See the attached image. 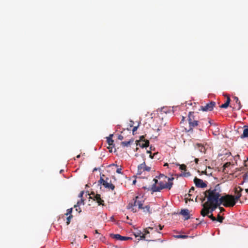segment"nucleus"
Masks as SVG:
<instances>
[{"mask_svg": "<svg viewBox=\"0 0 248 248\" xmlns=\"http://www.w3.org/2000/svg\"><path fill=\"white\" fill-rule=\"evenodd\" d=\"M221 189L219 185H216L214 188H210L204 192L205 197L207 198V201L205 204L208 203L220 204V199L222 196L221 195Z\"/></svg>", "mask_w": 248, "mask_h": 248, "instance_id": "f257e3e1", "label": "nucleus"}, {"mask_svg": "<svg viewBox=\"0 0 248 248\" xmlns=\"http://www.w3.org/2000/svg\"><path fill=\"white\" fill-rule=\"evenodd\" d=\"M174 180L173 177L168 178V181L164 180H157L154 179V183L152 184L151 187V190L152 192H160L161 190L166 188L170 189L173 186L172 181Z\"/></svg>", "mask_w": 248, "mask_h": 248, "instance_id": "f03ea898", "label": "nucleus"}, {"mask_svg": "<svg viewBox=\"0 0 248 248\" xmlns=\"http://www.w3.org/2000/svg\"><path fill=\"white\" fill-rule=\"evenodd\" d=\"M236 202L234 199V196L232 195L225 194L224 196H222L220 199V204H222L223 206L227 207H232L234 206Z\"/></svg>", "mask_w": 248, "mask_h": 248, "instance_id": "7ed1b4c3", "label": "nucleus"}, {"mask_svg": "<svg viewBox=\"0 0 248 248\" xmlns=\"http://www.w3.org/2000/svg\"><path fill=\"white\" fill-rule=\"evenodd\" d=\"M220 204L208 203L205 204V202L202 204L203 208L201 211V214L203 217L208 215L210 212L212 213L218 206Z\"/></svg>", "mask_w": 248, "mask_h": 248, "instance_id": "20e7f679", "label": "nucleus"}, {"mask_svg": "<svg viewBox=\"0 0 248 248\" xmlns=\"http://www.w3.org/2000/svg\"><path fill=\"white\" fill-rule=\"evenodd\" d=\"M140 199L142 200L141 198H140L139 196H136L135 198L134 199L133 203H130L128 206V209H131L132 211L133 212H136V210L135 209V206H138V208L139 209H141L142 208V205L143 204V201L140 200Z\"/></svg>", "mask_w": 248, "mask_h": 248, "instance_id": "39448f33", "label": "nucleus"}, {"mask_svg": "<svg viewBox=\"0 0 248 248\" xmlns=\"http://www.w3.org/2000/svg\"><path fill=\"white\" fill-rule=\"evenodd\" d=\"M195 113L194 112H189L188 116V121L189 126L190 127L189 130H192L194 127L198 125L199 121L196 120Z\"/></svg>", "mask_w": 248, "mask_h": 248, "instance_id": "423d86ee", "label": "nucleus"}, {"mask_svg": "<svg viewBox=\"0 0 248 248\" xmlns=\"http://www.w3.org/2000/svg\"><path fill=\"white\" fill-rule=\"evenodd\" d=\"M151 170V167L147 166L145 162L144 161L142 163L138 165L137 174L140 175L144 172H150Z\"/></svg>", "mask_w": 248, "mask_h": 248, "instance_id": "0eeeda50", "label": "nucleus"}, {"mask_svg": "<svg viewBox=\"0 0 248 248\" xmlns=\"http://www.w3.org/2000/svg\"><path fill=\"white\" fill-rule=\"evenodd\" d=\"M216 106V102L214 101H210L209 103L206 104L204 106H201L200 110L203 111H211Z\"/></svg>", "mask_w": 248, "mask_h": 248, "instance_id": "6e6552de", "label": "nucleus"}, {"mask_svg": "<svg viewBox=\"0 0 248 248\" xmlns=\"http://www.w3.org/2000/svg\"><path fill=\"white\" fill-rule=\"evenodd\" d=\"M91 195H92L93 197L89 196V199H93L94 201H96V202L98 203L99 205H104V201L101 198L100 194H95L94 193L92 192Z\"/></svg>", "mask_w": 248, "mask_h": 248, "instance_id": "1a4fd4ad", "label": "nucleus"}, {"mask_svg": "<svg viewBox=\"0 0 248 248\" xmlns=\"http://www.w3.org/2000/svg\"><path fill=\"white\" fill-rule=\"evenodd\" d=\"M138 145L141 148L147 147L149 145V141L145 139L144 136H142L138 141Z\"/></svg>", "mask_w": 248, "mask_h": 248, "instance_id": "9d476101", "label": "nucleus"}, {"mask_svg": "<svg viewBox=\"0 0 248 248\" xmlns=\"http://www.w3.org/2000/svg\"><path fill=\"white\" fill-rule=\"evenodd\" d=\"M194 182L197 187L204 188L207 186V185L202 179L196 177L194 179Z\"/></svg>", "mask_w": 248, "mask_h": 248, "instance_id": "9b49d317", "label": "nucleus"}, {"mask_svg": "<svg viewBox=\"0 0 248 248\" xmlns=\"http://www.w3.org/2000/svg\"><path fill=\"white\" fill-rule=\"evenodd\" d=\"M110 236L112 238L120 241H125L132 239L131 237H129L121 236L119 234H111Z\"/></svg>", "mask_w": 248, "mask_h": 248, "instance_id": "f8f14e48", "label": "nucleus"}, {"mask_svg": "<svg viewBox=\"0 0 248 248\" xmlns=\"http://www.w3.org/2000/svg\"><path fill=\"white\" fill-rule=\"evenodd\" d=\"M242 190H243V189L240 186H238L235 188V193L236 194V195L235 197H234V199L236 202H237L239 200L240 198L241 197V196L242 195L241 192Z\"/></svg>", "mask_w": 248, "mask_h": 248, "instance_id": "ddd939ff", "label": "nucleus"}, {"mask_svg": "<svg viewBox=\"0 0 248 248\" xmlns=\"http://www.w3.org/2000/svg\"><path fill=\"white\" fill-rule=\"evenodd\" d=\"M180 214L185 217V220H187L190 218L189 212L188 209H184L181 210Z\"/></svg>", "mask_w": 248, "mask_h": 248, "instance_id": "4468645a", "label": "nucleus"}, {"mask_svg": "<svg viewBox=\"0 0 248 248\" xmlns=\"http://www.w3.org/2000/svg\"><path fill=\"white\" fill-rule=\"evenodd\" d=\"M195 147L198 149V150L201 152L205 153L206 151L205 148L204 146L200 143H197L196 144Z\"/></svg>", "mask_w": 248, "mask_h": 248, "instance_id": "2eb2a0df", "label": "nucleus"}, {"mask_svg": "<svg viewBox=\"0 0 248 248\" xmlns=\"http://www.w3.org/2000/svg\"><path fill=\"white\" fill-rule=\"evenodd\" d=\"M230 101H231V99H230V97L228 95H227V100H226V102L224 104H222L221 106H220V107L221 108H228V107L229 106V104L230 103Z\"/></svg>", "mask_w": 248, "mask_h": 248, "instance_id": "dca6fc26", "label": "nucleus"}, {"mask_svg": "<svg viewBox=\"0 0 248 248\" xmlns=\"http://www.w3.org/2000/svg\"><path fill=\"white\" fill-rule=\"evenodd\" d=\"M103 186L105 188L110 189L111 190H114L115 188V186L114 185L111 184V183H108L107 181L105 184H103Z\"/></svg>", "mask_w": 248, "mask_h": 248, "instance_id": "f3484780", "label": "nucleus"}, {"mask_svg": "<svg viewBox=\"0 0 248 248\" xmlns=\"http://www.w3.org/2000/svg\"><path fill=\"white\" fill-rule=\"evenodd\" d=\"M244 128L243 134L241 136V138L248 137V126H244Z\"/></svg>", "mask_w": 248, "mask_h": 248, "instance_id": "a211bd4d", "label": "nucleus"}, {"mask_svg": "<svg viewBox=\"0 0 248 248\" xmlns=\"http://www.w3.org/2000/svg\"><path fill=\"white\" fill-rule=\"evenodd\" d=\"M112 136H113L112 135H110L109 137H107V142H108V144L109 145V146H112L113 147H114V144H113L114 141L112 139Z\"/></svg>", "mask_w": 248, "mask_h": 248, "instance_id": "6ab92c4d", "label": "nucleus"}, {"mask_svg": "<svg viewBox=\"0 0 248 248\" xmlns=\"http://www.w3.org/2000/svg\"><path fill=\"white\" fill-rule=\"evenodd\" d=\"M133 141H134L133 140H130L127 141H123L121 142V145L123 147H128L129 146H130L131 143L133 142Z\"/></svg>", "mask_w": 248, "mask_h": 248, "instance_id": "aec40b11", "label": "nucleus"}, {"mask_svg": "<svg viewBox=\"0 0 248 248\" xmlns=\"http://www.w3.org/2000/svg\"><path fill=\"white\" fill-rule=\"evenodd\" d=\"M234 100L235 101V103L238 105L237 110H240L242 107V105L241 104V102L239 100L238 98L236 96H234L233 97Z\"/></svg>", "mask_w": 248, "mask_h": 248, "instance_id": "412c9836", "label": "nucleus"}, {"mask_svg": "<svg viewBox=\"0 0 248 248\" xmlns=\"http://www.w3.org/2000/svg\"><path fill=\"white\" fill-rule=\"evenodd\" d=\"M195 188L193 186H192L189 191V193L188 195V197H186V199L189 200V201H193V199L191 198V196H192V193L194 192Z\"/></svg>", "mask_w": 248, "mask_h": 248, "instance_id": "4be33fe9", "label": "nucleus"}, {"mask_svg": "<svg viewBox=\"0 0 248 248\" xmlns=\"http://www.w3.org/2000/svg\"><path fill=\"white\" fill-rule=\"evenodd\" d=\"M141 209H143V212L144 213H148L149 214L151 213V211L150 210V207L149 205H146L145 207H143Z\"/></svg>", "mask_w": 248, "mask_h": 248, "instance_id": "5701e85b", "label": "nucleus"}, {"mask_svg": "<svg viewBox=\"0 0 248 248\" xmlns=\"http://www.w3.org/2000/svg\"><path fill=\"white\" fill-rule=\"evenodd\" d=\"M189 236L186 235H175V237L177 238H182V239H185L188 238Z\"/></svg>", "mask_w": 248, "mask_h": 248, "instance_id": "b1692460", "label": "nucleus"}, {"mask_svg": "<svg viewBox=\"0 0 248 248\" xmlns=\"http://www.w3.org/2000/svg\"><path fill=\"white\" fill-rule=\"evenodd\" d=\"M81 204H84V200H83L82 199H81V200L80 201L78 202L77 205H74V207L77 208L78 206Z\"/></svg>", "mask_w": 248, "mask_h": 248, "instance_id": "393cba45", "label": "nucleus"}, {"mask_svg": "<svg viewBox=\"0 0 248 248\" xmlns=\"http://www.w3.org/2000/svg\"><path fill=\"white\" fill-rule=\"evenodd\" d=\"M217 221L222 223L223 220L224 219V217H223L220 216L219 214L217 215V218H216Z\"/></svg>", "mask_w": 248, "mask_h": 248, "instance_id": "a878e982", "label": "nucleus"}, {"mask_svg": "<svg viewBox=\"0 0 248 248\" xmlns=\"http://www.w3.org/2000/svg\"><path fill=\"white\" fill-rule=\"evenodd\" d=\"M180 166V169L182 170L186 171V166L185 164L179 165Z\"/></svg>", "mask_w": 248, "mask_h": 248, "instance_id": "bb28decb", "label": "nucleus"}, {"mask_svg": "<svg viewBox=\"0 0 248 248\" xmlns=\"http://www.w3.org/2000/svg\"><path fill=\"white\" fill-rule=\"evenodd\" d=\"M169 177L165 176L163 174H160L159 176H158V179L159 180H161V179H162V180H168V178Z\"/></svg>", "mask_w": 248, "mask_h": 248, "instance_id": "cd10ccee", "label": "nucleus"}, {"mask_svg": "<svg viewBox=\"0 0 248 248\" xmlns=\"http://www.w3.org/2000/svg\"><path fill=\"white\" fill-rule=\"evenodd\" d=\"M72 217H73V216H72V215H70V216H69L67 217V218H66V220H67V221H66V224H67V225H68V224L70 223V221H71V218H72Z\"/></svg>", "mask_w": 248, "mask_h": 248, "instance_id": "c85d7f7f", "label": "nucleus"}, {"mask_svg": "<svg viewBox=\"0 0 248 248\" xmlns=\"http://www.w3.org/2000/svg\"><path fill=\"white\" fill-rule=\"evenodd\" d=\"M72 208H69L66 211V213L65 214L66 216H68V215H71V213L72 212Z\"/></svg>", "mask_w": 248, "mask_h": 248, "instance_id": "c756f323", "label": "nucleus"}, {"mask_svg": "<svg viewBox=\"0 0 248 248\" xmlns=\"http://www.w3.org/2000/svg\"><path fill=\"white\" fill-rule=\"evenodd\" d=\"M107 181V180H105L103 178L101 177L100 180H99V183L103 185V184H105V183Z\"/></svg>", "mask_w": 248, "mask_h": 248, "instance_id": "7c9ffc66", "label": "nucleus"}, {"mask_svg": "<svg viewBox=\"0 0 248 248\" xmlns=\"http://www.w3.org/2000/svg\"><path fill=\"white\" fill-rule=\"evenodd\" d=\"M142 234V232L140 231L134 233V235L136 237H140V234Z\"/></svg>", "mask_w": 248, "mask_h": 248, "instance_id": "2f4dec72", "label": "nucleus"}, {"mask_svg": "<svg viewBox=\"0 0 248 248\" xmlns=\"http://www.w3.org/2000/svg\"><path fill=\"white\" fill-rule=\"evenodd\" d=\"M208 217L213 221H216L217 220L216 218L213 216L212 214H211L210 215H209Z\"/></svg>", "mask_w": 248, "mask_h": 248, "instance_id": "473e14b6", "label": "nucleus"}, {"mask_svg": "<svg viewBox=\"0 0 248 248\" xmlns=\"http://www.w3.org/2000/svg\"><path fill=\"white\" fill-rule=\"evenodd\" d=\"M182 176H184L185 177H187L190 175V172H184L182 175Z\"/></svg>", "mask_w": 248, "mask_h": 248, "instance_id": "72a5a7b5", "label": "nucleus"}, {"mask_svg": "<svg viewBox=\"0 0 248 248\" xmlns=\"http://www.w3.org/2000/svg\"><path fill=\"white\" fill-rule=\"evenodd\" d=\"M230 165H231V163L230 162H227L225 164H224L223 167H224V168L225 169V168H227L229 166H230Z\"/></svg>", "mask_w": 248, "mask_h": 248, "instance_id": "f704fd0d", "label": "nucleus"}, {"mask_svg": "<svg viewBox=\"0 0 248 248\" xmlns=\"http://www.w3.org/2000/svg\"><path fill=\"white\" fill-rule=\"evenodd\" d=\"M121 170H122L121 168H118L116 170V172L118 173L122 174V172Z\"/></svg>", "mask_w": 248, "mask_h": 248, "instance_id": "c9c22d12", "label": "nucleus"}, {"mask_svg": "<svg viewBox=\"0 0 248 248\" xmlns=\"http://www.w3.org/2000/svg\"><path fill=\"white\" fill-rule=\"evenodd\" d=\"M140 238L138 239L139 240H140V239H145V234H142V235H140Z\"/></svg>", "mask_w": 248, "mask_h": 248, "instance_id": "e433bc0d", "label": "nucleus"}, {"mask_svg": "<svg viewBox=\"0 0 248 248\" xmlns=\"http://www.w3.org/2000/svg\"><path fill=\"white\" fill-rule=\"evenodd\" d=\"M118 139L122 140L124 139V137L121 135H119L118 137Z\"/></svg>", "mask_w": 248, "mask_h": 248, "instance_id": "4c0bfd02", "label": "nucleus"}, {"mask_svg": "<svg viewBox=\"0 0 248 248\" xmlns=\"http://www.w3.org/2000/svg\"><path fill=\"white\" fill-rule=\"evenodd\" d=\"M83 194H84V191H81L78 197L82 199Z\"/></svg>", "mask_w": 248, "mask_h": 248, "instance_id": "58836bf2", "label": "nucleus"}, {"mask_svg": "<svg viewBox=\"0 0 248 248\" xmlns=\"http://www.w3.org/2000/svg\"><path fill=\"white\" fill-rule=\"evenodd\" d=\"M138 126H134L133 128L132 132L134 133L135 131L137 130Z\"/></svg>", "mask_w": 248, "mask_h": 248, "instance_id": "ea45409f", "label": "nucleus"}, {"mask_svg": "<svg viewBox=\"0 0 248 248\" xmlns=\"http://www.w3.org/2000/svg\"><path fill=\"white\" fill-rule=\"evenodd\" d=\"M247 161H248V158H247L246 160H244V165L246 167H247L248 166V164H247Z\"/></svg>", "mask_w": 248, "mask_h": 248, "instance_id": "a19ab883", "label": "nucleus"}, {"mask_svg": "<svg viewBox=\"0 0 248 248\" xmlns=\"http://www.w3.org/2000/svg\"><path fill=\"white\" fill-rule=\"evenodd\" d=\"M144 232L145 234H147L148 233H149V232L148 231V230L146 229L144 230Z\"/></svg>", "mask_w": 248, "mask_h": 248, "instance_id": "79ce46f5", "label": "nucleus"}, {"mask_svg": "<svg viewBox=\"0 0 248 248\" xmlns=\"http://www.w3.org/2000/svg\"><path fill=\"white\" fill-rule=\"evenodd\" d=\"M155 154H154L153 155H152V153L151 154H150V157L152 159L154 158V156Z\"/></svg>", "mask_w": 248, "mask_h": 248, "instance_id": "37998d69", "label": "nucleus"}, {"mask_svg": "<svg viewBox=\"0 0 248 248\" xmlns=\"http://www.w3.org/2000/svg\"><path fill=\"white\" fill-rule=\"evenodd\" d=\"M219 209L220 212H224L225 211V209L223 207H219Z\"/></svg>", "mask_w": 248, "mask_h": 248, "instance_id": "c03bdc74", "label": "nucleus"}, {"mask_svg": "<svg viewBox=\"0 0 248 248\" xmlns=\"http://www.w3.org/2000/svg\"><path fill=\"white\" fill-rule=\"evenodd\" d=\"M76 210L78 211L79 213L81 212V209L79 207L78 208H76Z\"/></svg>", "mask_w": 248, "mask_h": 248, "instance_id": "a18cd8bd", "label": "nucleus"}, {"mask_svg": "<svg viewBox=\"0 0 248 248\" xmlns=\"http://www.w3.org/2000/svg\"><path fill=\"white\" fill-rule=\"evenodd\" d=\"M198 161H199V159L198 158L195 159V161L196 163H198Z\"/></svg>", "mask_w": 248, "mask_h": 248, "instance_id": "49530a36", "label": "nucleus"}, {"mask_svg": "<svg viewBox=\"0 0 248 248\" xmlns=\"http://www.w3.org/2000/svg\"><path fill=\"white\" fill-rule=\"evenodd\" d=\"M159 229L160 230H161L162 229V228H163V226H162L161 225H159Z\"/></svg>", "mask_w": 248, "mask_h": 248, "instance_id": "de8ad7c7", "label": "nucleus"}, {"mask_svg": "<svg viewBox=\"0 0 248 248\" xmlns=\"http://www.w3.org/2000/svg\"><path fill=\"white\" fill-rule=\"evenodd\" d=\"M112 147H111V148H110V147H108V149H110V150H109V151H110V152H112Z\"/></svg>", "mask_w": 248, "mask_h": 248, "instance_id": "09e8293b", "label": "nucleus"}, {"mask_svg": "<svg viewBox=\"0 0 248 248\" xmlns=\"http://www.w3.org/2000/svg\"><path fill=\"white\" fill-rule=\"evenodd\" d=\"M80 157V155H78L76 156V157H77V158H79Z\"/></svg>", "mask_w": 248, "mask_h": 248, "instance_id": "8fccbe9b", "label": "nucleus"}, {"mask_svg": "<svg viewBox=\"0 0 248 248\" xmlns=\"http://www.w3.org/2000/svg\"><path fill=\"white\" fill-rule=\"evenodd\" d=\"M147 153L148 154H151V152L150 151H147Z\"/></svg>", "mask_w": 248, "mask_h": 248, "instance_id": "3c124183", "label": "nucleus"}, {"mask_svg": "<svg viewBox=\"0 0 248 248\" xmlns=\"http://www.w3.org/2000/svg\"><path fill=\"white\" fill-rule=\"evenodd\" d=\"M95 233H97V234H98V233H99V232H98V231H97V230H95Z\"/></svg>", "mask_w": 248, "mask_h": 248, "instance_id": "603ef678", "label": "nucleus"}, {"mask_svg": "<svg viewBox=\"0 0 248 248\" xmlns=\"http://www.w3.org/2000/svg\"><path fill=\"white\" fill-rule=\"evenodd\" d=\"M185 119V118L184 117H183L182 119V121H184Z\"/></svg>", "mask_w": 248, "mask_h": 248, "instance_id": "864d4df0", "label": "nucleus"}, {"mask_svg": "<svg viewBox=\"0 0 248 248\" xmlns=\"http://www.w3.org/2000/svg\"><path fill=\"white\" fill-rule=\"evenodd\" d=\"M246 192L248 193V188L245 189Z\"/></svg>", "mask_w": 248, "mask_h": 248, "instance_id": "5fc2aeb1", "label": "nucleus"}, {"mask_svg": "<svg viewBox=\"0 0 248 248\" xmlns=\"http://www.w3.org/2000/svg\"><path fill=\"white\" fill-rule=\"evenodd\" d=\"M164 166H168V164L167 163H165V164H164Z\"/></svg>", "mask_w": 248, "mask_h": 248, "instance_id": "6e6d98bb", "label": "nucleus"}, {"mask_svg": "<svg viewBox=\"0 0 248 248\" xmlns=\"http://www.w3.org/2000/svg\"><path fill=\"white\" fill-rule=\"evenodd\" d=\"M84 238H86L87 237L86 235H84Z\"/></svg>", "mask_w": 248, "mask_h": 248, "instance_id": "4d7b16f0", "label": "nucleus"}, {"mask_svg": "<svg viewBox=\"0 0 248 248\" xmlns=\"http://www.w3.org/2000/svg\"><path fill=\"white\" fill-rule=\"evenodd\" d=\"M236 157H239V155H237L236 156Z\"/></svg>", "mask_w": 248, "mask_h": 248, "instance_id": "13d9d810", "label": "nucleus"}, {"mask_svg": "<svg viewBox=\"0 0 248 248\" xmlns=\"http://www.w3.org/2000/svg\"><path fill=\"white\" fill-rule=\"evenodd\" d=\"M149 229H150L152 230L153 228L149 227Z\"/></svg>", "mask_w": 248, "mask_h": 248, "instance_id": "bf43d9fd", "label": "nucleus"}, {"mask_svg": "<svg viewBox=\"0 0 248 248\" xmlns=\"http://www.w3.org/2000/svg\"><path fill=\"white\" fill-rule=\"evenodd\" d=\"M135 156H138V154H136V155H135Z\"/></svg>", "mask_w": 248, "mask_h": 248, "instance_id": "052dcab7", "label": "nucleus"}, {"mask_svg": "<svg viewBox=\"0 0 248 248\" xmlns=\"http://www.w3.org/2000/svg\"><path fill=\"white\" fill-rule=\"evenodd\" d=\"M113 165H114V164H113ZM116 167H118L117 165H115Z\"/></svg>", "mask_w": 248, "mask_h": 248, "instance_id": "680f3d73", "label": "nucleus"}, {"mask_svg": "<svg viewBox=\"0 0 248 248\" xmlns=\"http://www.w3.org/2000/svg\"><path fill=\"white\" fill-rule=\"evenodd\" d=\"M142 157L143 158V157H144V155H142Z\"/></svg>", "mask_w": 248, "mask_h": 248, "instance_id": "e2e57ef3", "label": "nucleus"}, {"mask_svg": "<svg viewBox=\"0 0 248 248\" xmlns=\"http://www.w3.org/2000/svg\"><path fill=\"white\" fill-rule=\"evenodd\" d=\"M126 218H127V219L129 218L128 216H127Z\"/></svg>", "mask_w": 248, "mask_h": 248, "instance_id": "0e129e2a", "label": "nucleus"}]
</instances>
